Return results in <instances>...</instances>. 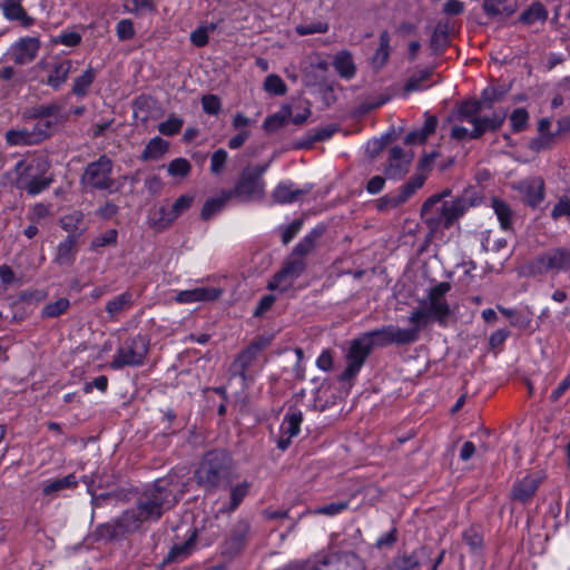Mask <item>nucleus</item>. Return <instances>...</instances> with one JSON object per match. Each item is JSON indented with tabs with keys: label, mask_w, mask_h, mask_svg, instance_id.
<instances>
[{
	"label": "nucleus",
	"mask_w": 570,
	"mask_h": 570,
	"mask_svg": "<svg viewBox=\"0 0 570 570\" xmlns=\"http://www.w3.org/2000/svg\"><path fill=\"white\" fill-rule=\"evenodd\" d=\"M62 106L50 102L48 105H37L28 108L23 112L26 119H49L51 117H61Z\"/></svg>",
	"instance_id": "obj_35"
},
{
	"label": "nucleus",
	"mask_w": 570,
	"mask_h": 570,
	"mask_svg": "<svg viewBox=\"0 0 570 570\" xmlns=\"http://www.w3.org/2000/svg\"><path fill=\"white\" fill-rule=\"evenodd\" d=\"M95 78L96 71L91 67H88L81 76L75 78L71 94L80 98L86 97L95 81Z\"/></svg>",
	"instance_id": "obj_43"
},
{
	"label": "nucleus",
	"mask_w": 570,
	"mask_h": 570,
	"mask_svg": "<svg viewBox=\"0 0 570 570\" xmlns=\"http://www.w3.org/2000/svg\"><path fill=\"white\" fill-rule=\"evenodd\" d=\"M325 233L324 226H317L313 228L303 239L295 245L291 255L301 257L305 261V257L313 253L317 246L318 240Z\"/></svg>",
	"instance_id": "obj_24"
},
{
	"label": "nucleus",
	"mask_w": 570,
	"mask_h": 570,
	"mask_svg": "<svg viewBox=\"0 0 570 570\" xmlns=\"http://www.w3.org/2000/svg\"><path fill=\"white\" fill-rule=\"evenodd\" d=\"M228 200H230V197H227L226 189H222L219 196L209 198L205 202L200 212V218L203 220H209L213 216L223 210Z\"/></svg>",
	"instance_id": "obj_37"
},
{
	"label": "nucleus",
	"mask_w": 570,
	"mask_h": 570,
	"mask_svg": "<svg viewBox=\"0 0 570 570\" xmlns=\"http://www.w3.org/2000/svg\"><path fill=\"white\" fill-rule=\"evenodd\" d=\"M518 8L517 0H483L482 9L488 17H510Z\"/></svg>",
	"instance_id": "obj_28"
},
{
	"label": "nucleus",
	"mask_w": 570,
	"mask_h": 570,
	"mask_svg": "<svg viewBox=\"0 0 570 570\" xmlns=\"http://www.w3.org/2000/svg\"><path fill=\"white\" fill-rule=\"evenodd\" d=\"M177 218L171 209L166 206L151 210L149 214V225L156 232H163L168 228Z\"/></svg>",
	"instance_id": "obj_34"
},
{
	"label": "nucleus",
	"mask_w": 570,
	"mask_h": 570,
	"mask_svg": "<svg viewBox=\"0 0 570 570\" xmlns=\"http://www.w3.org/2000/svg\"><path fill=\"white\" fill-rule=\"evenodd\" d=\"M304 190L293 189L291 185L278 184L274 189L272 197L276 203L287 204L295 202L298 196L303 195Z\"/></svg>",
	"instance_id": "obj_52"
},
{
	"label": "nucleus",
	"mask_w": 570,
	"mask_h": 570,
	"mask_svg": "<svg viewBox=\"0 0 570 570\" xmlns=\"http://www.w3.org/2000/svg\"><path fill=\"white\" fill-rule=\"evenodd\" d=\"M449 30V21L441 20L436 23L430 40V48L435 55H442L450 46Z\"/></svg>",
	"instance_id": "obj_31"
},
{
	"label": "nucleus",
	"mask_w": 570,
	"mask_h": 570,
	"mask_svg": "<svg viewBox=\"0 0 570 570\" xmlns=\"http://www.w3.org/2000/svg\"><path fill=\"white\" fill-rule=\"evenodd\" d=\"M50 168V161L43 156L35 157L28 163L18 161L14 166L17 188L24 190L29 196H36L48 189L53 183Z\"/></svg>",
	"instance_id": "obj_5"
},
{
	"label": "nucleus",
	"mask_w": 570,
	"mask_h": 570,
	"mask_svg": "<svg viewBox=\"0 0 570 570\" xmlns=\"http://www.w3.org/2000/svg\"><path fill=\"white\" fill-rule=\"evenodd\" d=\"M184 125L181 118L170 115L166 121L158 125V130L165 136H174L178 134Z\"/></svg>",
	"instance_id": "obj_58"
},
{
	"label": "nucleus",
	"mask_w": 570,
	"mask_h": 570,
	"mask_svg": "<svg viewBox=\"0 0 570 570\" xmlns=\"http://www.w3.org/2000/svg\"><path fill=\"white\" fill-rule=\"evenodd\" d=\"M271 344L267 337L255 338L246 348H244L235 358L232 365L233 375L246 379L247 370L254 364L258 354Z\"/></svg>",
	"instance_id": "obj_15"
},
{
	"label": "nucleus",
	"mask_w": 570,
	"mask_h": 570,
	"mask_svg": "<svg viewBox=\"0 0 570 570\" xmlns=\"http://www.w3.org/2000/svg\"><path fill=\"white\" fill-rule=\"evenodd\" d=\"M40 49V41L36 37L20 38L10 48V56L14 63L23 66L35 60Z\"/></svg>",
	"instance_id": "obj_17"
},
{
	"label": "nucleus",
	"mask_w": 570,
	"mask_h": 570,
	"mask_svg": "<svg viewBox=\"0 0 570 570\" xmlns=\"http://www.w3.org/2000/svg\"><path fill=\"white\" fill-rule=\"evenodd\" d=\"M554 137L556 134H539L538 137H534L529 141V148L534 153L550 149L553 145Z\"/></svg>",
	"instance_id": "obj_62"
},
{
	"label": "nucleus",
	"mask_w": 570,
	"mask_h": 570,
	"mask_svg": "<svg viewBox=\"0 0 570 570\" xmlns=\"http://www.w3.org/2000/svg\"><path fill=\"white\" fill-rule=\"evenodd\" d=\"M70 307V302L66 297H61L56 302L48 303L41 311L42 318H56L65 314Z\"/></svg>",
	"instance_id": "obj_53"
},
{
	"label": "nucleus",
	"mask_w": 570,
	"mask_h": 570,
	"mask_svg": "<svg viewBox=\"0 0 570 570\" xmlns=\"http://www.w3.org/2000/svg\"><path fill=\"white\" fill-rule=\"evenodd\" d=\"M483 106L480 100H468L462 102L456 111V119L460 121H468L472 125V120L479 117V114L483 110Z\"/></svg>",
	"instance_id": "obj_48"
},
{
	"label": "nucleus",
	"mask_w": 570,
	"mask_h": 570,
	"mask_svg": "<svg viewBox=\"0 0 570 570\" xmlns=\"http://www.w3.org/2000/svg\"><path fill=\"white\" fill-rule=\"evenodd\" d=\"M431 559V548L421 546L413 551H399L384 570H422Z\"/></svg>",
	"instance_id": "obj_13"
},
{
	"label": "nucleus",
	"mask_w": 570,
	"mask_h": 570,
	"mask_svg": "<svg viewBox=\"0 0 570 570\" xmlns=\"http://www.w3.org/2000/svg\"><path fill=\"white\" fill-rule=\"evenodd\" d=\"M334 67L337 73L345 79H351L356 73V67L353 57L348 51H341L335 56Z\"/></svg>",
	"instance_id": "obj_41"
},
{
	"label": "nucleus",
	"mask_w": 570,
	"mask_h": 570,
	"mask_svg": "<svg viewBox=\"0 0 570 570\" xmlns=\"http://www.w3.org/2000/svg\"><path fill=\"white\" fill-rule=\"evenodd\" d=\"M463 541L472 552H479L483 548V535L476 527H470L462 533Z\"/></svg>",
	"instance_id": "obj_55"
},
{
	"label": "nucleus",
	"mask_w": 570,
	"mask_h": 570,
	"mask_svg": "<svg viewBox=\"0 0 570 570\" xmlns=\"http://www.w3.org/2000/svg\"><path fill=\"white\" fill-rule=\"evenodd\" d=\"M302 422L303 414L301 411H289L284 416L281 425V432L294 438L299 433Z\"/></svg>",
	"instance_id": "obj_47"
},
{
	"label": "nucleus",
	"mask_w": 570,
	"mask_h": 570,
	"mask_svg": "<svg viewBox=\"0 0 570 570\" xmlns=\"http://www.w3.org/2000/svg\"><path fill=\"white\" fill-rule=\"evenodd\" d=\"M533 274L570 272V247L558 246L535 256L530 264Z\"/></svg>",
	"instance_id": "obj_8"
},
{
	"label": "nucleus",
	"mask_w": 570,
	"mask_h": 570,
	"mask_svg": "<svg viewBox=\"0 0 570 570\" xmlns=\"http://www.w3.org/2000/svg\"><path fill=\"white\" fill-rule=\"evenodd\" d=\"M504 92L494 87L485 88L480 97V102L484 109L492 108L493 104L500 101L503 98Z\"/></svg>",
	"instance_id": "obj_64"
},
{
	"label": "nucleus",
	"mask_w": 570,
	"mask_h": 570,
	"mask_svg": "<svg viewBox=\"0 0 570 570\" xmlns=\"http://www.w3.org/2000/svg\"><path fill=\"white\" fill-rule=\"evenodd\" d=\"M515 188L524 196V202L531 207H535L543 200L544 183L540 177H531L521 180Z\"/></svg>",
	"instance_id": "obj_21"
},
{
	"label": "nucleus",
	"mask_w": 570,
	"mask_h": 570,
	"mask_svg": "<svg viewBox=\"0 0 570 570\" xmlns=\"http://www.w3.org/2000/svg\"><path fill=\"white\" fill-rule=\"evenodd\" d=\"M372 347H384L391 344L409 345L415 343L420 334L414 326L411 328H401L394 325H386L381 328L364 334Z\"/></svg>",
	"instance_id": "obj_9"
},
{
	"label": "nucleus",
	"mask_w": 570,
	"mask_h": 570,
	"mask_svg": "<svg viewBox=\"0 0 570 570\" xmlns=\"http://www.w3.org/2000/svg\"><path fill=\"white\" fill-rule=\"evenodd\" d=\"M450 289L451 284L449 282L436 284L429 289L426 299L421 302V306L411 313L409 322L417 328L419 334L431 322H436L441 326L446 325L451 308L445 295Z\"/></svg>",
	"instance_id": "obj_3"
},
{
	"label": "nucleus",
	"mask_w": 570,
	"mask_h": 570,
	"mask_svg": "<svg viewBox=\"0 0 570 570\" xmlns=\"http://www.w3.org/2000/svg\"><path fill=\"white\" fill-rule=\"evenodd\" d=\"M433 75V69H423L414 72L410 76L404 85V92L410 94L412 91H419L428 88L424 83L431 79Z\"/></svg>",
	"instance_id": "obj_46"
},
{
	"label": "nucleus",
	"mask_w": 570,
	"mask_h": 570,
	"mask_svg": "<svg viewBox=\"0 0 570 570\" xmlns=\"http://www.w3.org/2000/svg\"><path fill=\"white\" fill-rule=\"evenodd\" d=\"M250 487H252V484L248 481H243L235 485H230L229 500H224V501L218 500L217 501V504H219V507L216 511V517H218L220 514L222 515L230 514L232 512L237 510V508L240 505L243 500L249 493Z\"/></svg>",
	"instance_id": "obj_19"
},
{
	"label": "nucleus",
	"mask_w": 570,
	"mask_h": 570,
	"mask_svg": "<svg viewBox=\"0 0 570 570\" xmlns=\"http://www.w3.org/2000/svg\"><path fill=\"white\" fill-rule=\"evenodd\" d=\"M222 289L215 287H196L193 289L180 291L176 301L179 303H194V302H212L219 298Z\"/></svg>",
	"instance_id": "obj_22"
},
{
	"label": "nucleus",
	"mask_w": 570,
	"mask_h": 570,
	"mask_svg": "<svg viewBox=\"0 0 570 570\" xmlns=\"http://www.w3.org/2000/svg\"><path fill=\"white\" fill-rule=\"evenodd\" d=\"M191 169L190 163L185 158H176L168 164V174L173 177H186Z\"/></svg>",
	"instance_id": "obj_59"
},
{
	"label": "nucleus",
	"mask_w": 570,
	"mask_h": 570,
	"mask_svg": "<svg viewBox=\"0 0 570 570\" xmlns=\"http://www.w3.org/2000/svg\"><path fill=\"white\" fill-rule=\"evenodd\" d=\"M505 120L504 112H494L492 116L474 118L472 120L473 137L481 138L487 131H497Z\"/></svg>",
	"instance_id": "obj_25"
},
{
	"label": "nucleus",
	"mask_w": 570,
	"mask_h": 570,
	"mask_svg": "<svg viewBox=\"0 0 570 570\" xmlns=\"http://www.w3.org/2000/svg\"><path fill=\"white\" fill-rule=\"evenodd\" d=\"M78 485L75 474L48 481L42 488L43 495H53L62 490L75 489Z\"/></svg>",
	"instance_id": "obj_44"
},
{
	"label": "nucleus",
	"mask_w": 570,
	"mask_h": 570,
	"mask_svg": "<svg viewBox=\"0 0 570 570\" xmlns=\"http://www.w3.org/2000/svg\"><path fill=\"white\" fill-rule=\"evenodd\" d=\"M21 2L22 0H0V9L8 20L19 21L21 26L28 28L35 23V19L27 14Z\"/></svg>",
	"instance_id": "obj_23"
},
{
	"label": "nucleus",
	"mask_w": 570,
	"mask_h": 570,
	"mask_svg": "<svg viewBox=\"0 0 570 570\" xmlns=\"http://www.w3.org/2000/svg\"><path fill=\"white\" fill-rule=\"evenodd\" d=\"M438 127V118L434 115L425 114L424 125L420 129L410 131L405 138V145L424 144L428 138L435 132Z\"/></svg>",
	"instance_id": "obj_27"
},
{
	"label": "nucleus",
	"mask_w": 570,
	"mask_h": 570,
	"mask_svg": "<svg viewBox=\"0 0 570 570\" xmlns=\"http://www.w3.org/2000/svg\"><path fill=\"white\" fill-rule=\"evenodd\" d=\"M269 165L271 161L244 167L239 171L234 186L226 189L227 197L236 199L239 203L263 200L266 194L264 174L268 169Z\"/></svg>",
	"instance_id": "obj_6"
},
{
	"label": "nucleus",
	"mask_w": 570,
	"mask_h": 570,
	"mask_svg": "<svg viewBox=\"0 0 570 570\" xmlns=\"http://www.w3.org/2000/svg\"><path fill=\"white\" fill-rule=\"evenodd\" d=\"M542 481L543 476L540 473L527 474L523 479L513 484L510 492V499L521 504L529 503L533 499Z\"/></svg>",
	"instance_id": "obj_16"
},
{
	"label": "nucleus",
	"mask_w": 570,
	"mask_h": 570,
	"mask_svg": "<svg viewBox=\"0 0 570 570\" xmlns=\"http://www.w3.org/2000/svg\"><path fill=\"white\" fill-rule=\"evenodd\" d=\"M292 116V108L288 105L283 106L277 112L265 118L263 128L267 132H274L284 127Z\"/></svg>",
	"instance_id": "obj_42"
},
{
	"label": "nucleus",
	"mask_w": 570,
	"mask_h": 570,
	"mask_svg": "<svg viewBox=\"0 0 570 570\" xmlns=\"http://www.w3.org/2000/svg\"><path fill=\"white\" fill-rule=\"evenodd\" d=\"M480 204L473 190H464L452 200L430 196L422 205L420 215L429 228L428 238H433L441 229L451 228L471 207Z\"/></svg>",
	"instance_id": "obj_1"
},
{
	"label": "nucleus",
	"mask_w": 570,
	"mask_h": 570,
	"mask_svg": "<svg viewBox=\"0 0 570 570\" xmlns=\"http://www.w3.org/2000/svg\"><path fill=\"white\" fill-rule=\"evenodd\" d=\"M529 114L524 108L513 110L510 116V122L514 132L523 131L527 128Z\"/></svg>",
	"instance_id": "obj_63"
},
{
	"label": "nucleus",
	"mask_w": 570,
	"mask_h": 570,
	"mask_svg": "<svg viewBox=\"0 0 570 570\" xmlns=\"http://www.w3.org/2000/svg\"><path fill=\"white\" fill-rule=\"evenodd\" d=\"M548 11L541 2H533L527 10L519 17V21L524 24H533L537 21H546Z\"/></svg>",
	"instance_id": "obj_49"
},
{
	"label": "nucleus",
	"mask_w": 570,
	"mask_h": 570,
	"mask_svg": "<svg viewBox=\"0 0 570 570\" xmlns=\"http://www.w3.org/2000/svg\"><path fill=\"white\" fill-rule=\"evenodd\" d=\"M196 530H193L184 542L174 544L163 561L159 563V568L165 570L173 563L183 562L191 553L196 544Z\"/></svg>",
	"instance_id": "obj_20"
},
{
	"label": "nucleus",
	"mask_w": 570,
	"mask_h": 570,
	"mask_svg": "<svg viewBox=\"0 0 570 570\" xmlns=\"http://www.w3.org/2000/svg\"><path fill=\"white\" fill-rule=\"evenodd\" d=\"M379 40V48L375 50L373 57L371 58L372 68L376 71L382 69L386 65L391 53L390 33L386 30L381 32Z\"/></svg>",
	"instance_id": "obj_33"
},
{
	"label": "nucleus",
	"mask_w": 570,
	"mask_h": 570,
	"mask_svg": "<svg viewBox=\"0 0 570 570\" xmlns=\"http://www.w3.org/2000/svg\"><path fill=\"white\" fill-rule=\"evenodd\" d=\"M196 482L207 492H214L232 484L233 459L225 450H212L205 453L195 472Z\"/></svg>",
	"instance_id": "obj_2"
},
{
	"label": "nucleus",
	"mask_w": 570,
	"mask_h": 570,
	"mask_svg": "<svg viewBox=\"0 0 570 570\" xmlns=\"http://www.w3.org/2000/svg\"><path fill=\"white\" fill-rule=\"evenodd\" d=\"M71 71V60L65 59L59 62H56L49 71L45 82L53 90H59L61 86L67 81Z\"/></svg>",
	"instance_id": "obj_26"
},
{
	"label": "nucleus",
	"mask_w": 570,
	"mask_h": 570,
	"mask_svg": "<svg viewBox=\"0 0 570 570\" xmlns=\"http://www.w3.org/2000/svg\"><path fill=\"white\" fill-rule=\"evenodd\" d=\"M413 159V153H405L403 148L394 146L390 149L385 175L389 178H401L407 171Z\"/></svg>",
	"instance_id": "obj_18"
},
{
	"label": "nucleus",
	"mask_w": 570,
	"mask_h": 570,
	"mask_svg": "<svg viewBox=\"0 0 570 570\" xmlns=\"http://www.w3.org/2000/svg\"><path fill=\"white\" fill-rule=\"evenodd\" d=\"M77 235H68L67 238L61 242L57 249L56 262L59 265H71L75 261V254L77 252Z\"/></svg>",
	"instance_id": "obj_36"
},
{
	"label": "nucleus",
	"mask_w": 570,
	"mask_h": 570,
	"mask_svg": "<svg viewBox=\"0 0 570 570\" xmlns=\"http://www.w3.org/2000/svg\"><path fill=\"white\" fill-rule=\"evenodd\" d=\"M263 88L266 92L274 96H284L287 92V86L284 80L275 73L268 75L265 80Z\"/></svg>",
	"instance_id": "obj_54"
},
{
	"label": "nucleus",
	"mask_w": 570,
	"mask_h": 570,
	"mask_svg": "<svg viewBox=\"0 0 570 570\" xmlns=\"http://www.w3.org/2000/svg\"><path fill=\"white\" fill-rule=\"evenodd\" d=\"M426 180V174L419 171L414 174L407 183L402 185L399 189L407 200L419 188H421Z\"/></svg>",
	"instance_id": "obj_57"
},
{
	"label": "nucleus",
	"mask_w": 570,
	"mask_h": 570,
	"mask_svg": "<svg viewBox=\"0 0 570 570\" xmlns=\"http://www.w3.org/2000/svg\"><path fill=\"white\" fill-rule=\"evenodd\" d=\"M6 141L10 146H28L37 144V138L32 135L31 130L20 129V130H8L6 132Z\"/></svg>",
	"instance_id": "obj_51"
},
{
	"label": "nucleus",
	"mask_w": 570,
	"mask_h": 570,
	"mask_svg": "<svg viewBox=\"0 0 570 570\" xmlns=\"http://www.w3.org/2000/svg\"><path fill=\"white\" fill-rule=\"evenodd\" d=\"M60 226L63 230L68 232L69 235H77V238L87 229L83 223V214L80 210H73L65 215L60 219Z\"/></svg>",
	"instance_id": "obj_39"
},
{
	"label": "nucleus",
	"mask_w": 570,
	"mask_h": 570,
	"mask_svg": "<svg viewBox=\"0 0 570 570\" xmlns=\"http://www.w3.org/2000/svg\"><path fill=\"white\" fill-rule=\"evenodd\" d=\"M149 351V340L144 335H136L128 338L117 350L114 356L110 367L112 370H120L125 366H140Z\"/></svg>",
	"instance_id": "obj_7"
},
{
	"label": "nucleus",
	"mask_w": 570,
	"mask_h": 570,
	"mask_svg": "<svg viewBox=\"0 0 570 570\" xmlns=\"http://www.w3.org/2000/svg\"><path fill=\"white\" fill-rule=\"evenodd\" d=\"M56 121L50 119H39V121L32 128V135L37 138V144L45 140L51 135L52 128L56 126Z\"/></svg>",
	"instance_id": "obj_60"
},
{
	"label": "nucleus",
	"mask_w": 570,
	"mask_h": 570,
	"mask_svg": "<svg viewBox=\"0 0 570 570\" xmlns=\"http://www.w3.org/2000/svg\"><path fill=\"white\" fill-rule=\"evenodd\" d=\"M132 304V294L130 292H124L122 294L110 299L106 305V312L110 317H116L122 311L129 308Z\"/></svg>",
	"instance_id": "obj_50"
},
{
	"label": "nucleus",
	"mask_w": 570,
	"mask_h": 570,
	"mask_svg": "<svg viewBox=\"0 0 570 570\" xmlns=\"http://www.w3.org/2000/svg\"><path fill=\"white\" fill-rule=\"evenodd\" d=\"M372 350L373 347L365 335L354 340L347 353V366L341 374V381H350L355 377Z\"/></svg>",
	"instance_id": "obj_14"
},
{
	"label": "nucleus",
	"mask_w": 570,
	"mask_h": 570,
	"mask_svg": "<svg viewBox=\"0 0 570 570\" xmlns=\"http://www.w3.org/2000/svg\"><path fill=\"white\" fill-rule=\"evenodd\" d=\"M252 524L248 519L240 518L233 522L223 542V553L234 557L240 553L252 538Z\"/></svg>",
	"instance_id": "obj_11"
},
{
	"label": "nucleus",
	"mask_w": 570,
	"mask_h": 570,
	"mask_svg": "<svg viewBox=\"0 0 570 570\" xmlns=\"http://www.w3.org/2000/svg\"><path fill=\"white\" fill-rule=\"evenodd\" d=\"M491 207L500 222L501 228L504 230H511L514 216L511 207L504 200L495 197L491 200Z\"/></svg>",
	"instance_id": "obj_40"
},
{
	"label": "nucleus",
	"mask_w": 570,
	"mask_h": 570,
	"mask_svg": "<svg viewBox=\"0 0 570 570\" xmlns=\"http://www.w3.org/2000/svg\"><path fill=\"white\" fill-rule=\"evenodd\" d=\"M117 521L122 534L132 533L139 530L144 522H148L147 519L140 515L138 504L136 505V509L126 510L119 518H117Z\"/></svg>",
	"instance_id": "obj_30"
},
{
	"label": "nucleus",
	"mask_w": 570,
	"mask_h": 570,
	"mask_svg": "<svg viewBox=\"0 0 570 570\" xmlns=\"http://www.w3.org/2000/svg\"><path fill=\"white\" fill-rule=\"evenodd\" d=\"M170 479H158L137 500L140 515L148 521H158L163 514L178 503Z\"/></svg>",
	"instance_id": "obj_4"
},
{
	"label": "nucleus",
	"mask_w": 570,
	"mask_h": 570,
	"mask_svg": "<svg viewBox=\"0 0 570 570\" xmlns=\"http://www.w3.org/2000/svg\"><path fill=\"white\" fill-rule=\"evenodd\" d=\"M169 144L160 137L151 138L146 145L140 158L144 161L159 159L167 150Z\"/></svg>",
	"instance_id": "obj_45"
},
{
	"label": "nucleus",
	"mask_w": 570,
	"mask_h": 570,
	"mask_svg": "<svg viewBox=\"0 0 570 570\" xmlns=\"http://www.w3.org/2000/svg\"><path fill=\"white\" fill-rule=\"evenodd\" d=\"M112 166V160L107 155H101L86 166L81 184L92 189L111 191L115 184L111 178Z\"/></svg>",
	"instance_id": "obj_10"
},
{
	"label": "nucleus",
	"mask_w": 570,
	"mask_h": 570,
	"mask_svg": "<svg viewBox=\"0 0 570 570\" xmlns=\"http://www.w3.org/2000/svg\"><path fill=\"white\" fill-rule=\"evenodd\" d=\"M306 262L301 257L292 256L286 258L283 267L268 282L267 288L271 291L279 289L286 292L306 269Z\"/></svg>",
	"instance_id": "obj_12"
},
{
	"label": "nucleus",
	"mask_w": 570,
	"mask_h": 570,
	"mask_svg": "<svg viewBox=\"0 0 570 570\" xmlns=\"http://www.w3.org/2000/svg\"><path fill=\"white\" fill-rule=\"evenodd\" d=\"M406 202L403 194L397 189L396 193L387 194L376 200V208L380 212H384L390 208H396Z\"/></svg>",
	"instance_id": "obj_56"
},
{
	"label": "nucleus",
	"mask_w": 570,
	"mask_h": 570,
	"mask_svg": "<svg viewBox=\"0 0 570 570\" xmlns=\"http://www.w3.org/2000/svg\"><path fill=\"white\" fill-rule=\"evenodd\" d=\"M322 563V570H365L361 558L353 552L345 553L332 562L324 560Z\"/></svg>",
	"instance_id": "obj_29"
},
{
	"label": "nucleus",
	"mask_w": 570,
	"mask_h": 570,
	"mask_svg": "<svg viewBox=\"0 0 570 570\" xmlns=\"http://www.w3.org/2000/svg\"><path fill=\"white\" fill-rule=\"evenodd\" d=\"M350 507V501H338L323 504L321 507L315 508L314 510L306 509L303 513L298 514L297 519L293 521L291 529H293L296 524V521L299 520L303 515L312 513V514H324L328 517H334L343 511H345Z\"/></svg>",
	"instance_id": "obj_38"
},
{
	"label": "nucleus",
	"mask_w": 570,
	"mask_h": 570,
	"mask_svg": "<svg viewBox=\"0 0 570 570\" xmlns=\"http://www.w3.org/2000/svg\"><path fill=\"white\" fill-rule=\"evenodd\" d=\"M337 128L334 125H328L326 127L314 129L309 131L305 137L295 142L296 149H307L311 148L315 142L324 141L330 139Z\"/></svg>",
	"instance_id": "obj_32"
},
{
	"label": "nucleus",
	"mask_w": 570,
	"mask_h": 570,
	"mask_svg": "<svg viewBox=\"0 0 570 570\" xmlns=\"http://www.w3.org/2000/svg\"><path fill=\"white\" fill-rule=\"evenodd\" d=\"M228 159V154L225 149L219 148L215 150L210 157V173L213 175H220L224 170Z\"/></svg>",
	"instance_id": "obj_61"
}]
</instances>
